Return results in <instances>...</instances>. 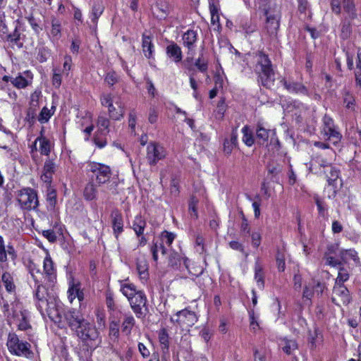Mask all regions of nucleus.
I'll list each match as a JSON object with an SVG mask.
<instances>
[{
  "label": "nucleus",
  "instance_id": "nucleus-61",
  "mask_svg": "<svg viewBox=\"0 0 361 361\" xmlns=\"http://www.w3.org/2000/svg\"><path fill=\"white\" fill-rule=\"evenodd\" d=\"M176 235L173 233L168 232L166 231L161 233V238L165 240L166 244L170 246L174 240Z\"/></svg>",
  "mask_w": 361,
  "mask_h": 361
},
{
  "label": "nucleus",
  "instance_id": "nucleus-63",
  "mask_svg": "<svg viewBox=\"0 0 361 361\" xmlns=\"http://www.w3.org/2000/svg\"><path fill=\"white\" fill-rule=\"evenodd\" d=\"M42 235L45 237L49 242H55L56 240V235L54 231L52 230H45L42 231Z\"/></svg>",
  "mask_w": 361,
  "mask_h": 361
},
{
  "label": "nucleus",
  "instance_id": "nucleus-21",
  "mask_svg": "<svg viewBox=\"0 0 361 361\" xmlns=\"http://www.w3.org/2000/svg\"><path fill=\"white\" fill-rule=\"evenodd\" d=\"M166 54L174 62L178 63L182 60V51L176 43H171L166 47Z\"/></svg>",
  "mask_w": 361,
  "mask_h": 361
},
{
  "label": "nucleus",
  "instance_id": "nucleus-6",
  "mask_svg": "<svg viewBox=\"0 0 361 361\" xmlns=\"http://www.w3.org/2000/svg\"><path fill=\"white\" fill-rule=\"evenodd\" d=\"M6 345L10 353L13 355L27 357L32 354L30 349V343L26 341H20L18 336L13 333L8 334Z\"/></svg>",
  "mask_w": 361,
  "mask_h": 361
},
{
  "label": "nucleus",
  "instance_id": "nucleus-12",
  "mask_svg": "<svg viewBox=\"0 0 361 361\" xmlns=\"http://www.w3.org/2000/svg\"><path fill=\"white\" fill-rule=\"evenodd\" d=\"M129 302L132 310L137 317H141L145 315V313L142 312V309L145 308V310H147V298L143 292L141 290L137 292L135 296L130 298Z\"/></svg>",
  "mask_w": 361,
  "mask_h": 361
},
{
  "label": "nucleus",
  "instance_id": "nucleus-11",
  "mask_svg": "<svg viewBox=\"0 0 361 361\" xmlns=\"http://www.w3.org/2000/svg\"><path fill=\"white\" fill-rule=\"evenodd\" d=\"M182 39L184 47L188 49V54L190 55V57H188L184 61V64L188 69L190 70L191 68L190 66L186 63H189L192 60L193 52L195 48V43L197 39V34L195 31L189 30L183 34Z\"/></svg>",
  "mask_w": 361,
  "mask_h": 361
},
{
  "label": "nucleus",
  "instance_id": "nucleus-62",
  "mask_svg": "<svg viewBox=\"0 0 361 361\" xmlns=\"http://www.w3.org/2000/svg\"><path fill=\"white\" fill-rule=\"evenodd\" d=\"M7 32L8 28L4 23V13L0 11V36L4 37V35Z\"/></svg>",
  "mask_w": 361,
  "mask_h": 361
},
{
  "label": "nucleus",
  "instance_id": "nucleus-54",
  "mask_svg": "<svg viewBox=\"0 0 361 361\" xmlns=\"http://www.w3.org/2000/svg\"><path fill=\"white\" fill-rule=\"evenodd\" d=\"M195 66L202 73L206 72L208 68L207 61L200 57L195 61Z\"/></svg>",
  "mask_w": 361,
  "mask_h": 361
},
{
  "label": "nucleus",
  "instance_id": "nucleus-38",
  "mask_svg": "<svg viewBox=\"0 0 361 361\" xmlns=\"http://www.w3.org/2000/svg\"><path fill=\"white\" fill-rule=\"evenodd\" d=\"M343 7L350 18L353 19L356 17L355 4L352 0H343Z\"/></svg>",
  "mask_w": 361,
  "mask_h": 361
},
{
  "label": "nucleus",
  "instance_id": "nucleus-45",
  "mask_svg": "<svg viewBox=\"0 0 361 361\" xmlns=\"http://www.w3.org/2000/svg\"><path fill=\"white\" fill-rule=\"evenodd\" d=\"M160 250L163 255L166 254V248L163 245V244L160 243L158 245L157 243H154L152 247H151V252L152 254V257L154 261L158 260V251Z\"/></svg>",
  "mask_w": 361,
  "mask_h": 361
},
{
  "label": "nucleus",
  "instance_id": "nucleus-31",
  "mask_svg": "<svg viewBox=\"0 0 361 361\" xmlns=\"http://www.w3.org/2000/svg\"><path fill=\"white\" fill-rule=\"evenodd\" d=\"M142 51L145 56L150 59L153 54V44L149 36L142 35Z\"/></svg>",
  "mask_w": 361,
  "mask_h": 361
},
{
  "label": "nucleus",
  "instance_id": "nucleus-58",
  "mask_svg": "<svg viewBox=\"0 0 361 361\" xmlns=\"http://www.w3.org/2000/svg\"><path fill=\"white\" fill-rule=\"evenodd\" d=\"M180 263V257L176 252L171 253L169 258V264L173 267H177Z\"/></svg>",
  "mask_w": 361,
  "mask_h": 361
},
{
  "label": "nucleus",
  "instance_id": "nucleus-47",
  "mask_svg": "<svg viewBox=\"0 0 361 361\" xmlns=\"http://www.w3.org/2000/svg\"><path fill=\"white\" fill-rule=\"evenodd\" d=\"M349 279V274L347 270L341 268L338 271V276L336 279L335 285H343L344 282Z\"/></svg>",
  "mask_w": 361,
  "mask_h": 361
},
{
  "label": "nucleus",
  "instance_id": "nucleus-18",
  "mask_svg": "<svg viewBox=\"0 0 361 361\" xmlns=\"http://www.w3.org/2000/svg\"><path fill=\"white\" fill-rule=\"evenodd\" d=\"M55 170V163L50 159H47L44 165L43 173L41 176L42 180L47 183H51Z\"/></svg>",
  "mask_w": 361,
  "mask_h": 361
},
{
  "label": "nucleus",
  "instance_id": "nucleus-33",
  "mask_svg": "<svg viewBox=\"0 0 361 361\" xmlns=\"http://www.w3.org/2000/svg\"><path fill=\"white\" fill-rule=\"evenodd\" d=\"M110 121L104 116H99L97 119L98 132L101 135H106L109 132Z\"/></svg>",
  "mask_w": 361,
  "mask_h": 361
},
{
  "label": "nucleus",
  "instance_id": "nucleus-4",
  "mask_svg": "<svg viewBox=\"0 0 361 361\" xmlns=\"http://www.w3.org/2000/svg\"><path fill=\"white\" fill-rule=\"evenodd\" d=\"M36 274H39L40 271L39 269H32L30 271V274L32 279L35 281V298L38 300L37 304V307L40 312H43L46 310L49 317H51L53 314L54 307H51L50 304L48 302L47 299V290L44 286H42L40 283V281L37 279Z\"/></svg>",
  "mask_w": 361,
  "mask_h": 361
},
{
  "label": "nucleus",
  "instance_id": "nucleus-44",
  "mask_svg": "<svg viewBox=\"0 0 361 361\" xmlns=\"http://www.w3.org/2000/svg\"><path fill=\"white\" fill-rule=\"evenodd\" d=\"M11 82L14 87L18 89L25 88L28 85L27 80L21 75H19L15 78H12Z\"/></svg>",
  "mask_w": 361,
  "mask_h": 361
},
{
  "label": "nucleus",
  "instance_id": "nucleus-56",
  "mask_svg": "<svg viewBox=\"0 0 361 361\" xmlns=\"http://www.w3.org/2000/svg\"><path fill=\"white\" fill-rule=\"evenodd\" d=\"M262 240V235L259 232H252L251 233V243L254 247H258Z\"/></svg>",
  "mask_w": 361,
  "mask_h": 361
},
{
  "label": "nucleus",
  "instance_id": "nucleus-22",
  "mask_svg": "<svg viewBox=\"0 0 361 361\" xmlns=\"http://www.w3.org/2000/svg\"><path fill=\"white\" fill-rule=\"evenodd\" d=\"M238 145V135L236 130H233L230 139H226L224 142V151L226 154H230L233 149Z\"/></svg>",
  "mask_w": 361,
  "mask_h": 361
},
{
  "label": "nucleus",
  "instance_id": "nucleus-59",
  "mask_svg": "<svg viewBox=\"0 0 361 361\" xmlns=\"http://www.w3.org/2000/svg\"><path fill=\"white\" fill-rule=\"evenodd\" d=\"M313 294H314L313 288L306 286L304 288V291L302 293V298H303V299H305V300H307L308 302H307L308 305H310L312 303L311 299L313 296Z\"/></svg>",
  "mask_w": 361,
  "mask_h": 361
},
{
  "label": "nucleus",
  "instance_id": "nucleus-8",
  "mask_svg": "<svg viewBox=\"0 0 361 361\" xmlns=\"http://www.w3.org/2000/svg\"><path fill=\"white\" fill-rule=\"evenodd\" d=\"M166 150L159 143L149 142L146 148V159L149 166H155L166 157Z\"/></svg>",
  "mask_w": 361,
  "mask_h": 361
},
{
  "label": "nucleus",
  "instance_id": "nucleus-52",
  "mask_svg": "<svg viewBox=\"0 0 361 361\" xmlns=\"http://www.w3.org/2000/svg\"><path fill=\"white\" fill-rule=\"evenodd\" d=\"M197 200L195 199L194 197H192L191 199V201L189 204V212H190V216L192 218H194V219H197V216H198V214H197V209H196V207H197Z\"/></svg>",
  "mask_w": 361,
  "mask_h": 361
},
{
  "label": "nucleus",
  "instance_id": "nucleus-27",
  "mask_svg": "<svg viewBox=\"0 0 361 361\" xmlns=\"http://www.w3.org/2000/svg\"><path fill=\"white\" fill-rule=\"evenodd\" d=\"M270 130L266 129L262 124L258 123L256 128V138L260 145L264 144L269 138Z\"/></svg>",
  "mask_w": 361,
  "mask_h": 361
},
{
  "label": "nucleus",
  "instance_id": "nucleus-30",
  "mask_svg": "<svg viewBox=\"0 0 361 361\" xmlns=\"http://www.w3.org/2000/svg\"><path fill=\"white\" fill-rule=\"evenodd\" d=\"M61 22L55 18L51 19V27L50 30V37L53 41L58 40L61 36Z\"/></svg>",
  "mask_w": 361,
  "mask_h": 361
},
{
  "label": "nucleus",
  "instance_id": "nucleus-49",
  "mask_svg": "<svg viewBox=\"0 0 361 361\" xmlns=\"http://www.w3.org/2000/svg\"><path fill=\"white\" fill-rule=\"evenodd\" d=\"M118 75L114 71L108 73L104 79L105 82L109 86H113L114 84L118 82Z\"/></svg>",
  "mask_w": 361,
  "mask_h": 361
},
{
  "label": "nucleus",
  "instance_id": "nucleus-17",
  "mask_svg": "<svg viewBox=\"0 0 361 361\" xmlns=\"http://www.w3.org/2000/svg\"><path fill=\"white\" fill-rule=\"evenodd\" d=\"M2 311L6 317L7 319L19 318V314L20 311V306L17 303L8 304L7 302L4 303Z\"/></svg>",
  "mask_w": 361,
  "mask_h": 361
},
{
  "label": "nucleus",
  "instance_id": "nucleus-55",
  "mask_svg": "<svg viewBox=\"0 0 361 361\" xmlns=\"http://www.w3.org/2000/svg\"><path fill=\"white\" fill-rule=\"evenodd\" d=\"M8 260L6 257V247L2 236L0 235V262H6Z\"/></svg>",
  "mask_w": 361,
  "mask_h": 361
},
{
  "label": "nucleus",
  "instance_id": "nucleus-25",
  "mask_svg": "<svg viewBox=\"0 0 361 361\" xmlns=\"http://www.w3.org/2000/svg\"><path fill=\"white\" fill-rule=\"evenodd\" d=\"M146 225L147 223L145 220L141 216L137 215L135 217L133 221L132 228L137 237H140V235H143Z\"/></svg>",
  "mask_w": 361,
  "mask_h": 361
},
{
  "label": "nucleus",
  "instance_id": "nucleus-57",
  "mask_svg": "<svg viewBox=\"0 0 361 361\" xmlns=\"http://www.w3.org/2000/svg\"><path fill=\"white\" fill-rule=\"evenodd\" d=\"M324 127L322 131L331 130L335 128L333 119L327 115H325L323 118Z\"/></svg>",
  "mask_w": 361,
  "mask_h": 361
},
{
  "label": "nucleus",
  "instance_id": "nucleus-1",
  "mask_svg": "<svg viewBox=\"0 0 361 361\" xmlns=\"http://www.w3.org/2000/svg\"><path fill=\"white\" fill-rule=\"evenodd\" d=\"M255 71L258 75L262 85L271 88L275 78L272 63L268 55L263 51H258L255 54Z\"/></svg>",
  "mask_w": 361,
  "mask_h": 361
},
{
  "label": "nucleus",
  "instance_id": "nucleus-24",
  "mask_svg": "<svg viewBox=\"0 0 361 361\" xmlns=\"http://www.w3.org/2000/svg\"><path fill=\"white\" fill-rule=\"evenodd\" d=\"M136 267L140 279L146 281L149 276L147 261L145 258L137 259Z\"/></svg>",
  "mask_w": 361,
  "mask_h": 361
},
{
  "label": "nucleus",
  "instance_id": "nucleus-20",
  "mask_svg": "<svg viewBox=\"0 0 361 361\" xmlns=\"http://www.w3.org/2000/svg\"><path fill=\"white\" fill-rule=\"evenodd\" d=\"M267 28L271 35H275L279 27V14L270 15L266 11Z\"/></svg>",
  "mask_w": 361,
  "mask_h": 361
},
{
  "label": "nucleus",
  "instance_id": "nucleus-42",
  "mask_svg": "<svg viewBox=\"0 0 361 361\" xmlns=\"http://www.w3.org/2000/svg\"><path fill=\"white\" fill-rule=\"evenodd\" d=\"M343 103L347 109L354 110L355 100L354 97L348 92H345L343 94Z\"/></svg>",
  "mask_w": 361,
  "mask_h": 361
},
{
  "label": "nucleus",
  "instance_id": "nucleus-26",
  "mask_svg": "<svg viewBox=\"0 0 361 361\" xmlns=\"http://www.w3.org/2000/svg\"><path fill=\"white\" fill-rule=\"evenodd\" d=\"M284 86L290 92H293L296 94H307V88L298 82H284Z\"/></svg>",
  "mask_w": 361,
  "mask_h": 361
},
{
  "label": "nucleus",
  "instance_id": "nucleus-14",
  "mask_svg": "<svg viewBox=\"0 0 361 361\" xmlns=\"http://www.w3.org/2000/svg\"><path fill=\"white\" fill-rule=\"evenodd\" d=\"M65 319L68 326L74 332H75L85 321L82 316L80 315L78 311L73 309L69 310L66 312Z\"/></svg>",
  "mask_w": 361,
  "mask_h": 361
},
{
  "label": "nucleus",
  "instance_id": "nucleus-19",
  "mask_svg": "<svg viewBox=\"0 0 361 361\" xmlns=\"http://www.w3.org/2000/svg\"><path fill=\"white\" fill-rule=\"evenodd\" d=\"M41 135L38 137L34 142L35 149L37 150V143L39 142V150L41 154L45 156H49L51 149V144L49 139L42 135V130L41 131Z\"/></svg>",
  "mask_w": 361,
  "mask_h": 361
},
{
  "label": "nucleus",
  "instance_id": "nucleus-43",
  "mask_svg": "<svg viewBox=\"0 0 361 361\" xmlns=\"http://www.w3.org/2000/svg\"><path fill=\"white\" fill-rule=\"evenodd\" d=\"M53 114L54 111H51V109H49L47 107H44L39 114L38 121L41 123H47L53 115Z\"/></svg>",
  "mask_w": 361,
  "mask_h": 361
},
{
  "label": "nucleus",
  "instance_id": "nucleus-41",
  "mask_svg": "<svg viewBox=\"0 0 361 361\" xmlns=\"http://www.w3.org/2000/svg\"><path fill=\"white\" fill-rule=\"evenodd\" d=\"M80 288L79 283H75L73 281H71L69 284V288L68 290V298L71 303L76 298V293H78Z\"/></svg>",
  "mask_w": 361,
  "mask_h": 361
},
{
  "label": "nucleus",
  "instance_id": "nucleus-50",
  "mask_svg": "<svg viewBox=\"0 0 361 361\" xmlns=\"http://www.w3.org/2000/svg\"><path fill=\"white\" fill-rule=\"evenodd\" d=\"M315 203L317 206L319 215L325 217L327 215L326 204L323 201L320 200L318 197L315 198Z\"/></svg>",
  "mask_w": 361,
  "mask_h": 361
},
{
  "label": "nucleus",
  "instance_id": "nucleus-28",
  "mask_svg": "<svg viewBox=\"0 0 361 361\" xmlns=\"http://www.w3.org/2000/svg\"><path fill=\"white\" fill-rule=\"evenodd\" d=\"M97 186L92 182H89L84 188L83 196L86 200L90 201L97 197Z\"/></svg>",
  "mask_w": 361,
  "mask_h": 361
},
{
  "label": "nucleus",
  "instance_id": "nucleus-48",
  "mask_svg": "<svg viewBox=\"0 0 361 361\" xmlns=\"http://www.w3.org/2000/svg\"><path fill=\"white\" fill-rule=\"evenodd\" d=\"M159 342H160L161 345H162L163 350H166V351H168V350H169V336L165 330H162L159 333Z\"/></svg>",
  "mask_w": 361,
  "mask_h": 361
},
{
  "label": "nucleus",
  "instance_id": "nucleus-35",
  "mask_svg": "<svg viewBox=\"0 0 361 361\" xmlns=\"http://www.w3.org/2000/svg\"><path fill=\"white\" fill-rule=\"evenodd\" d=\"M121 291L129 300L140 290H137L133 283H125L121 285Z\"/></svg>",
  "mask_w": 361,
  "mask_h": 361
},
{
  "label": "nucleus",
  "instance_id": "nucleus-51",
  "mask_svg": "<svg viewBox=\"0 0 361 361\" xmlns=\"http://www.w3.org/2000/svg\"><path fill=\"white\" fill-rule=\"evenodd\" d=\"M19 317H21V319L18 324V329L22 331H25L30 328V325L26 318L25 314L20 311Z\"/></svg>",
  "mask_w": 361,
  "mask_h": 361
},
{
  "label": "nucleus",
  "instance_id": "nucleus-2",
  "mask_svg": "<svg viewBox=\"0 0 361 361\" xmlns=\"http://www.w3.org/2000/svg\"><path fill=\"white\" fill-rule=\"evenodd\" d=\"M101 104L108 108L109 117L112 120L119 121L124 116V104L121 98L112 94H104L101 96Z\"/></svg>",
  "mask_w": 361,
  "mask_h": 361
},
{
  "label": "nucleus",
  "instance_id": "nucleus-37",
  "mask_svg": "<svg viewBox=\"0 0 361 361\" xmlns=\"http://www.w3.org/2000/svg\"><path fill=\"white\" fill-rule=\"evenodd\" d=\"M324 136L327 137L328 140H330L333 142L334 145L337 144L341 140L342 135L341 133L335 129V128H331L328 130L322 131Z\"/></svg>",
  "mask_w": 361,
  "mask_h": 361
},
{
  "label": "nucleus",
  "instance_id": "nucleus-40",
  "mask_svg": "<svg viewBox=\"0 0 361 361\" xmlns=\"http://www.w3.org/2000/svg\"><path fill=\"white\" fill-rule=\"evenodd\" d=\"M103 11H104V6L101 3L97 2V3L94 4V5L92 6V21L94 23H97V20L100 17V16L102 14Z\"/></svg>",
  "mask_w": 361,
  "mask_h": 361
},
{
  "label": "nucleus",
  "instance_id": "nucleus-64",
  "mask_svg": "<svg viewBox=\"0 0 361 361\" xmlns=\"http://www.w3.org/2000/svg\"><path fill=\"white\" fill-rule=\"evenodd\" d=\"M276 264H277L279 271H283L285 270V268H286L285 259L283 257V256H281L279 254L276 257Z\"/></svg>",
  "mask_w": 361,
  "mask_h": 361
},
{
  "label": "nucleus",
  "instance_id": "nucleus-3",
  "mask_svg": "<svg viewBox=\"0 0 361 361\" xmlns=\"http://www.w3.org/2000/svg\"><path fill=\"white\" fill-rule=\"evenodd\" d=\"M75 335L90 348H96L102 343L99 334L95 326L85 320L75 332Z\"/></svg>",
  "mask_w": 361,
  "mask_h": 361
},
{
  "label": "nucleus",
  "instance_id": "nucleus-23",
  "mask_svg": "<svg viewBox=\"0 0 361 361\" xmlns=\"http://www.w3.org/2000/svg\"><path fill=\"white\" fill-rule=\"evenodd\" d=\"M279 346L282 350L287 355H291L298 348V344L295 341L288 339L286 338H282L280 341Z\"/></svg>",
  "mask_w": 361,
  "mask_h": 361
},
{
  "label": "nucleus",
  "instance_id": "nucleus-29",
  "mask_svg": "<svg viewBox=\"0 0 361 361\" xmlns=\"http://www.w3.org/2000/svg\"><path fill=\"white\" fill-rule=\"evenodd\" d=\"M339 255L341 259L345 263L350 259L353 260L355 263L359 261L357 252L353 249L340 250Z\"/></svg>",
  "mask_w": 361,
  "mask_h": 361
},
{
  "label": "nucleus",
  "instance_id": "nucleus-34",
  "mask_svg": "<svg viewBox=\"0 0 361 361\" xmlns=\"http://www.w3.org/2000/svg\"><path fill=\"white\" fill-rule=\"evenodd\" d=\"M1 281L8 292L12 293L15 290L16 286L13 283V279L11 274L8 272H4L1 276Z\"/></svg>",
  "mask_w": 361,
  "mask_h": 361
},
{
  "label": "nucleus",
  "instance_id": "nucleus-5",
  "mask_svg": "<svg viewBox=\"0 0 361 361\" xmlns=\"http://www.w3.org/2000/svg\"><path fill=\"white\" fill-rule=\"evenodd\" d=\"M335 158L336 152L333 149H330L326 154H316L312 158L310 170L317 173L325 174L328 169L332 166Z\"/></svg>",
  "mask_w": 361,
  "mask_h": 361
},
{
  "label": "nucleus",
  "instance_id": "nucleus-39",
  "mask_svg": "<svg viewBox=\"0 0 361 361\" xmlns=\"http://www.w3.org/2000/svg\"><path fill=\"white\" fill-rule=\"evenodd\" d=\"M328 169H329V173H325L326 177L327 178V181L329 185H334V183L337 180V179L339 177L340 171L334 166H331Z\"/></svg>",
  "mask_w": 361,
  "mask_h": 361
},
{
  "label": "nucleus",
  "instance_id": "nucleus-46",
  "mask_svg": "<svg viewBox=\"0 0 361 361\" xmlns=\"http://www.w3.org/2000/svg\"><path fill=\"white\" fill-rule=\"evenodd\" d=\"M134 324H135V319H134L133 317V316L126 317L123 322V324H122L123 331L126 332V334H129L131 331V329L134 326Z\"/></svg>",
  "mask_w": 361,
  "mask_h": 361
},
{
  "label": "nucleus",
  "instance_id": "nucleus-9",
  "mask_svg": "<svg viewBox=\"0 0 361 361\" xmlns=\"http://www.w3.org/2000/svg\"><path fill=\"white\" fill-rule=\"evenodd\" d=\"M171 320L186 330L197 322V317L194 312L185 309L178 311L173 317L171 318Z\"/></svg>",
  "mask_w": 361,
  "mask_h": 361
},
{
  "label": "nucleus",
  "instance_id": "nucleus-13",
  "mask_svg": "<svg viewBox=\"0 0 361 361\" xmlns=\"http://www.w3.org/2000/svg\"><path fill=\"white\" fill-rule=\"evenodd\" d=\"M350 300L349 290L343 285H334L333 289L332 301L339 305L348 304Z\"/></svg>",
  "mask_w": 361,
  "mask_h": 361
},
{
  "label": "nucleus",
  "instance_id": "nucleus-53",
  "mask_svg": "<svg viewBox=\"0 0 361 361\" xmlns=\"http://www.w3.org/2000/svg\"><path fill=\"white\" fill-rule=\"evenodd\" d=\"M229 246L231 248L235 250L240 251L242 254H243L246 257L248 256V253H247L244 249V246L242 243L238 241H231L229 243Z\"/></svg>",
  "mask_w": 361,
  "mask_h": 361
},
{
  "label": "nucleus",
  "instance_id": "nucleus-36",
  "mask_svg": "<svg viewBox=\"0 0 361 361\" xmlns=\"http://www.w3.org/2000/svg\"><path fill=\"white\" fill-rule=\"evenodd\" d=\"M242 133L243 134V142L248 147L252 146L255 142L252 130L247 126H245L242 128Z\"/></svg>",
  "mask_w": 361,
  "mask_h": 361
},
{
  "label": "nucleus",
  "instance_id": "nucleus-15",
  "mask_svg": "<svg viewBox=\"0 0 361 361\" xmlns=\"http://www.w3.org/2000/svg\"><path fill=\"white\" fill-rule=\"evenodd\" d=\"M43 267L44 277L47 280L49 286H52L56 281V272L54 262L49 255L44 259Z\"/></svg>",
  "mask_w": 361,
  "mask_h": 361
},
{
  "label": "nucleus",
  "instance_id": "nucleus-10",
  "mask_svg": "<svg viewBox=\"0 0 361 361\" xmlns=\"http://www.w3.org/2000/svg\"><path fill=\"white\" fill-rule=\"evenodd\" d=\"M87 166L89 171L94 173L98 184H104L109 181L111 176L109 166L95 162L90 163Z\"/></svg>",
  "mask_w": 361,
  "mask_h": 361
},
{
  "label": "nucleus",
  "instance_id": "nucleus-7",
  "mask_svg": "<svg viewBox=\"0 0 361 361\" xmlns=\"http://www.w3.org/2000/svg\"><path fill=\"white\" fill-rule=\"evenodd\" d=\"M17 200L23 209H35L38 206L37 192L30 188L20 190L18 193Z\"/></svg>",
  "mask_w": 361,
  "mask_h": 361
},
{
  "label": "nucleus",
  "instance_id": "nucleus-16",
  "mask_svg": "<svg viewBox=\"0 0 361 361\" xmlns=\"http://www.w3.org/2000/svg\"><path fill=\"white\" fill-rule=\"evenodd\" d=\"M112 228L114 234L116 238L123 231V221L121 213L118 210L115 209L112 211L111 214Z\"/></svg>",
  "mask_w": 361,
  "mask_h": 361
},
{
  "label": "nucleus",
  "instance_id": "nucleus-60",
  "mask_svg": "<svg viewBox=\"0 0 361 361\" xmlns=\"http://www.w3.org/2000/svg\"><path fill=\"white\" fill-rule=\"evenodd\" d=\"M267 171L272 177H275L281 171V166L279 164H269L267 166Z\"/></svg>",
  "mask_w": 361,
  "mask_h": 361
},
{
  "label": "nucleus",
  "instance_id": "nucleus-32",
  "mask_svg": "<svg viewBox=\"0 0 361 361\" xmlns=\"http://www.w3.org/2000/svg\"><path fill=\"white\" fill-rule=\"evenodd\" d=\"M264 273L262 271V267L257 261L255 264V279L256 280L257 286L259 289H263L264 286Z\"/></svg>",
  "mask_w": 361,
  "mask_h": 361
}]
</instances>
